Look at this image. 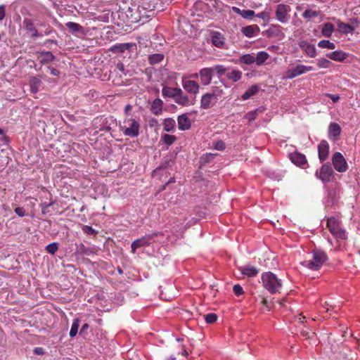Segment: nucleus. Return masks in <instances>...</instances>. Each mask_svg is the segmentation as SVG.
<instances>
[{
  "label": "nucleus",
  "mask_w": 360,
  "mask_h": 360,
  "mask_svg": "<svg viewBox=\"0 0 360 360\" xmlns=\"http://www.w3.org/2000/svg\"><path fill=\"white\" fill-rule=\"evenodd\" d=\"M141 118L139 116L124 117L120 124V129L126 136L136 138L140 134Z\"/></svg>",
  "instance_id": "1"
},
{
  "label": "nucleus",
  "mask_w": 360,
  "mask_h": 360,
  "mask_svg": "<svg viewBox=\"0 0 360 360\" xmlns=\"http://www.w3.org/2000/svg\"><path fill=\"white\" fill-rule=\"evenodd\" d=\"M262 283L263 287L271 294L280 292V290L282 287L281 281L271 271L262 274Z\"/></svg>",
  "instance_id": "2"
},
{
  "label": "nucleus",
  "mask_w": 360,
  "mask_h": 360,
  "mask_svg": "<svg viewBox=\"0 0 360 360\" xmlns=\"http://www.w3.org/2000/svg\"><path fill=\"white\" fill-rule=\"evenodd\" d=\"M312 259L309 261H304L302 264L307 266L311 270H318L327 259L326 253L321 250H314L312 252Z\"/></svg>",
  "instance_id": "3"
},
{
  "label": "nucleus",
  "mask_w": 360,
  "mask_h": 360,
  "mask_svg": "<svg viewBox=\"0 0 360 360\" xmlns=\"http://www.w3.org/2000/svg\"><path fill=\"white\" fill-rule=\"evenodd\" d=\"M332 163L334 169L338 172L343 173L348 169L347 162L344 156L340 152H335L333 155Z\"/></svg>",
  "instance_id": "4"
},
{
  "label": "nucleus",
  "mask_w": 360,
  "mask_h": 360,
  "mask_svg": "<svg viewBox=\"0 0 360 360\" xmlns=\"http://www.w3.org/2000/svg\"><path fill=\"white\" fill-rule=\"evenodd\" d=\"M333 174V169L329 163L323 164L319 172H316V176L321 180L323 183H328L330 181V178Z\"/></svg>",
  "instance_id": "5"
},
{
  "label": "nucleus",
  "mask_w": 360,
  "mask_h": 360,
  "mask_svg": "<svg viewBox=\"0 0 360 360\" xmlns=\"http://www.w3.org/2000/svg\"><path fill=\"white\" fill-rule=\"evenodd\" d=\"M119 72L122 73L124 75H127V72L124 69V65L121 62L117 63L114 70L111 72L110 74V77L112 78V82L117 86H121L124 84V80L122 79L121 75L117 76V75Z\"/></svg>",
  "instance_id": "6"
},
{
  "label": "nucleus",
  "mask_w": 360,
  "mask_h": 360,
  "mask_svg": "<svg viewBox=\"0 0 360 360\" xmlns=\"http://www.w3.org/2000/svg\"><path fill=\"white\" fill-rule=\"evenodd\" d=\"M182 86L189 94L196 96L200 89L199 84L191 79H188L186 76L182 77Z\"/></svg>",
  "instance_id": "7"
},
{
  "label": "nucleus",
  "mask_w": 360,
  "mask_h": 360,
  "mask_svg": "<svg viewBox=\"0 0 360 360\" xmlns=\"http://www.w3.org/2000/svg\"><path fill=\"white\" fill-rule=\"evenodd\" d=\"M217 102L218 101L216 99V97L212 95L210 92H207L202 96L200 108L203 110H207L213 108Z\"/></svg>",
  "instance_id": "8"
},
{
  "label": "nucleus",
  "mask_w": 360,
  "mask_h": 360,
  "mask_svg": "<svg viewBox=\"0 0 360 360\" xmlns=\"http://www.w3.org/2000/svg\"><path fill=\"white\" fill-rule=\"evenodd\" d=\"M23 27L30 37L32 39H37L40 35L38 30L36 29L33 21L29 18H25L22 22Z\"/></svg>",
  "instance_id": "9"
},
{
  "label": "nucleus",
  "mask_w": 360,
  "mask_h": 360,
  "mask_svg": "<svg viewBox=\"0 0 360 360\" xmlns=\"http://www.w3.org/2000/svg\"><path fill=\"white\" fill-rule=\"evenodd\" d=\"M329 144L323 140L318 145L319 158L321 162H324L328 157L329 154Z\"/></svg>",
  "instance_id": "10"
},
{
  "label": "nucleus",
  "mask_w": 360,
  "mask_h": 360,
  "mask_svg": "<svg viewBox=\"0 0 360 360\" xmlns=\"http://www.w3.org/2000/svg\"><path fill=\"white\" fill-rule=\"evenodd\" d=\"M328 138L330 140L336 141L341 134V127L336 122H331L328 126Z\"/></svg>",
  "instance_id": "11"
},
{
  "label": "nucleus",
  "mask_w": 360,
  "mask_h": 360,
  "mask_svg": "<svg viewBox=\"0 0 360 360\" xmlns=\"http://www.w3.org/2000/svg\"><path fill=\"white\" fill-rule=\"evenodd\" d=\"M150 240L151 235H147L135 240L131 245V252L135 253L137 248L149 245L150 243Z\"/></svg>",
  "instance_id": "12"
},
{
  "label": "nucleus",
  "mask_w": 360,
  "mask_h": 360,
  "mask_svg": "<svg viewBox=\"0 0 360 360\" xmlns=\"http://www.w3.org/2000/svg\"><path fill=\"white\" fill-rule=\"evenodd\" d=\"M290 7L283 4H279L276 9V18L281 22H285L287 20V16L290 11Z\"/></svg>",
  "instance_id": "13"
},
{
  "label": "nucleus",
  "mask_w": 360,
  "mask_h": 360,
  "mask_svg": "<svg viewBox=\"0 0 360 360\" xmlns=\"http://www.w3.org/2000/svg\"><path fill=\"white\" fill-rule=\"evenodd\" d=\"M212 69L211 68H202L199 72L201 83L207 86L211 83L212 79Z\"/></svg>",
  "instance_id": "14"
},
{
  "label": "nucleus",
  "mask_w": 360,
  "mask_h": 360,
  "mask_svg": "<svg viewBox=\"0 0 360 360\" xmlns=\"http://www.w3.org/2000/svg\"><path fill=\"white\" fill-rule=\"evenodd\" d=\"M211 41L212 44L217 48L224 49L225 47V38L219 32H213L212 33Z\"/></svg>",
  "instance_id": "15"
},
{
  "label": "nucleus",
  "mask_w": 360,
  "mask_h": 360,
  "mask_svg": "<svg viewBox=\"0 0 360 360\" xmlns=\"http://www.w3.org/2000/svg\"><path fill=\"white\" fill-rule=\"evenodd\" d=\"M260 29L257 25H248L241 28L243 34L249 38L258 35Z\"/></svg>",
  "instance_id": "16"
},
{
  "label": "nucleus",
  "mask_w": 360,
  "mask_h": 360,
  "mask_svg": "<svg viewBox=\"0 0 360 360\" xmlns=\"http://www.w3.org/2000/svg\"><path fill=\"white\" fill-rule=\"evenodd\" d=\"M178 127L181 131H186L191 127V122L187 114H182L177 117Z\"/></svg>",
  "instance_id": "17"
},
{
  "label": "nucleus",
  "mask_w": 360,
  "mask_h": 360,
  "mask_svg": "<svg viewBox=\"0 0 360 360\" xmlns=\"http://www.w3.org/2000/svg\"><path fill=\"white\" fill-rule=\"evenodd\" d=\"M300 46L305 53L311 57L314 58L316 56V52L315 46L306 41H302L300 42Z\"/></svg>",
  "instance_id": "18"
},
{
  "label": "nucleus",
  "mask_w": 360,
  "mask_h": 360,
  "mask_svg": "<svg viewBox=\"0 0 360 360\" xmlns=\"http://www.w3.org/2000/svg\"><path fill=\"white\" fill-rule=\"evenodd\" d=\"M174 101L176 103L181 106H188L193 104V103L191 102L188 96L185 94L182 89H181V93H178Z\"/></svg>",
  "instance_id": "19"
},
{
  "label": "nucleus",
  "mask_w": 360,
  "mask_h": 360,
  "mask_svg": "<svg viewBox=\"0 0 360 360\" xmlns=\"http://www.w3.org/2000/svg\"><path fill=\"white\" fill-rule=\"evenodd\" d=\"M326 56L330 60L338 61V62H343L345 60H346L348 58L349 53L344 52L342 51H335L333 52L328 53Z\"/></svg>",
  "instance_id": "20"
},
{
  "label": "nucleus",
  "mask_w": 360,
  "mask_h": 360,
  "mask_svg": "<svg viewBox=\"0 0 360 360\" xmlns=\"http://www.w3.org/2000/svg\"><path fill=\"white\" fill-rule=\"evenodd\" d=\"M136 47V44L134 43H123L118 44L112 46L110 48V51L115 53H124L126 50H131Z\"/></svg>",
  "instance_id": "21"
},
{
  "label": "nucleus",
  "mask_w": 360,
  "mask_h": 360,
  "mask_svg": "<svg viewBox=\"0 0 360 360\" xmlns=\"http://www.w3.org/2000/svg\"><path fill=\"white\" fill-rule=\"evenodd\" d=\"M159 0H141L139 8L148 11H154L158 7Z\"/></svg>",
  "instance_id": "22"
},
{
  "label": "nucleus",
  "mask_w": 360,
  "mask_h": 360,
  "mask_svg": "<svg viewBox=\"0 0 360 360\" xmlns=\"http://www.w3.org/2000/svg\"><path fill=\"white\" fill-rule=\"evenodd\" d=\"M181 89L178 87L172 88L169 86H164L162 89V95L165 98H172L174 100L178 93H181Z\"/></svg>",
  "instance_id": "23"
},
{
  "label": "nucleus",
  "mask_w": 360,
  "mask_h": 360,
  "mask_svg": "<svg viewBox=\"0 0 360 360\" xmlns=\"http://www.w3.org/2000/svg\"><path fill=\"white\" fill-rule=\"evenodd\" d=\"M294 165H296L302 168L308 167V162L304 155L300 153L294 152Z\"/></svg>",
  "instance_id": "24"
},
{
  "label": "nucleus",
  "mask_w": 360,
  "mask_h": 360,
  "mask_svg": "<svg viewBox=\"0 0 360 360\" xmlns=\"http://www.w3.org/2000/svg\"><path fill=\"white\" fill-rule=\"evenodd\" d=\"M54 56L51 51H41L37 53V58L42 64L48 63L54 59Z\"/></svg>",
  "instance_id": "25"
},
{
  "label": "nucleus",
  "mask_w": 360,
  "mask_h": 360,
  "mask_svg": "<svg viewBox=\"0 0 360 360\" xmlns=\"http://www.w3.org/2000/svg\"><path fill=\"white\" fill-rule=\"evenodd\" d=\"M76 255H90L95 252V249L94 248H86L84 246L83 243H79L76 245Z\"/></svg>",
  "instance_id": "26"
},
{
  "label": "nucleus",
  "mask_w": 360,
  "mask_h": 360,
  "mask_svg": "<svg viewBox=\"0 0 360 360\" xmlns=\"http://www.w3.org/2000/svg\"><path fill=\"white\" fill-rule=\"evenodd\" d=\"M231 9L235 13L240 15L245 19L252 18L255 15V13L252 10H240L236 6H233Z\"/></svg>",
  "instance_id": "27"
},
{
  "label": "nucleus",
  "mask_w": 360,
  "mask_h": 360,
  "mask_svg": "<svg viewBox=\"0 0 360 360\" xmlns=\"http://www.w3.org/2000/svg\"><path fill=\"white\" fill-rule=\"evenodd\" d=\"M330 232L336 238L345 239L347 235L345 231L341 226H327Z\"/></svg>",
  "instance_id": "28"
},
{
  "label": "nucleus",
  "mask_w": 360,
  "mask_h": 360,
  "mask_svg": "<svg viewBox=\"0 0 360 360\" xmlns=\"http://www.w3.org/2000/svg\"><path fill=\"white\" fill-rule=\"evenodd\" d=\"M240 269L242 274L247 276L248 277H254L259 273V269L251 265H248L245 267H241Z\"/></svg>",
  "instance_id": "29"
},
{
  "label": "nucleus",
  "mask_w": 360,
  "mask_h": 360,
  "mask_svg": "<svg viewBox=\"0 0 360 360\" xmlns=\"http://www.w3.org/2000/svg\"><path fill=\"white\" fill-rule=\"evenodd\" d=\"M125 14L130 23L137 22L140 20L139 14L136 11H134V9L130 7L127 8Z\"/></svg>",
  "instance_id": "30"
},
{
  "label": "nucleus",
  "mask_w": 360,
  "mask_h": 360,
  "mask_svg": "<svg viewBox=\"0 0 360 360\" xmlns=\"http://www.w3.org/2000/svg\"><path fill=\"white\" fill-rule=\"evenodd\" d=\"M162 101L160 98H155L151 105V111L155 115H159L162 111Z\"/></svg>",
  "instance_id": "31"
},
{
  "label": "nucleus",
  "mask_w": 360,
  "mask_h": 360,
  "mask_svg": "<svg viewBox=\"0 0 360 360\" xmlns=\"http://www.w3.org/2000/svg\"><path fill=\"white\" fill-rule=\"evenodd\" d=\"M333 31H334V26L332 23L326 22L322 25L321 34L323 37H331Z\"/></svg>",
  "instance_id": "32"
},
{
  "label": "nucleus",
  "mask_w": 360,
  "mask_h": 360,
  "mask_svg": "<svg viewBox=\"0 0 360 360\" xmlns=\"http://www.w3.org/2000/svg\"><path fill=\"white\" fill-rule=\"evenodd\" d=\"M259 91V86L257 84L251 86L248 88L242 96V99L245 101L249 99L252 96L255 95Z\"/></svg>",
  "instance_id": "33"
},
{
  "label": "nucleus",
  "mask_w": 360,
  "mask_h": 360,
  "mask_svg": "<svg viewBox=\"0 0 360 360\" xmlns=\"http://www.w3.org/2000/svg\"><path fill=\"white\" fill-rule=\"evenodd\" d=\"M164 59L162 53H154L148 56V63L151 65L160 64Z\"/></svg>",
  "instance_id": "34"
},
{
  "label": "nucleus",
  "mask_w": 360,
  "mask_h": 360,
  "mask_svg": "<svg viewBox=\"0 0 360 360\" xmlns=\"http://www.w3.org/2000/svg\"><path fill=\"white\" fill-rule=\"evenodd\" d=\"M175 120L173 118H166L163 121V129L165 131H172L175 128Z\"/></svg>",
  "instance_id": "35"
},
{
  "label": "nucleus",
  "mask_w": 360,
  "mask_h": 360,
  "mask_svg": "<svg viewBox=\"0 0 360 360\" xmlns=\"http://www.w3.org/2000/svg\"><path fill=\"white\" fill-rule=\"evenodd\" d=\"M338 27L339 30L343 34L352 33L354 31V27L340 20L338 22Z\"/></svg>",
  "instance_id": "36"
},
{
  "label": "nucleus",
  "mask_w": 360,
  "mask_h": 360,
  "mask_svg": "<svg viewBox=\"0 0 360 360\" xmlns=\"http://www.w3.org/2000/svg\"><path fill=\"white\" fill-rule=\"evenodd\" d=\"M314 68L311 66H305L303 65H297L295 68H294V77L307 72L308 71L313 70Z\"/></svg>",
  "instance_id": "37"
},
{
  "label": "nucleus",
  "mask_w": 360,
  "mask_h": 360,
  "mask_svg": "<svg viewBox=\"0 0 360 360\" xmlns=\"http://www.w3.org/2000/svg\"><path fill=\"white\" fill-rule=\"evenodd\" d=\"M41 82L37 77H32L30 80V90L33 94H36L39 91V86Z\"/></svg>",
  "instance_id": "38"
},
{
  "label": "nucleus",
  "mask_w": 360,
  "mask_h": 360,
  "mask_svg": "<svg viewBox=\"0 0 360 360\" xmlns=\"http://www.w3.org/2000/svg\"><path fill=\"white\" fill-rule=\"evenodd\" d=\"M242 72L240 70H233L231 72H229L226 74V77L229 79L232 80L234 82L239 81L242 77Z\"/></svg>",
  "instance_id": "39"
},
{
  "label": "nucleus",
  "mask_w": 360,
  "mask_h": 360,
  "mask_svg": "<svg viewBox=\"0 0 360 360\" xmlns=\"http://www.w3.org/2000/svg\"><path fill=\"white\" fill-rule=\"evenodd\" d=\"M268 53L265 51H260L257 54L255 57V63L257 65H261L263 64L269 58Z\"/></svg>",
  "instance_id": "40"
},
{
  "label": "nucleus",
  "mask_w": 360,
  "mask_h": 360,
  "mask_svg": "<svg viewBox=\"0 0 360 360\" xmlns=\"http://www.w3.org/2000/svg\"><path fill=\"white\" fill-rule=\"evenodd\" d=\"M65 25L72 33L79 32L82 30V27L77 22H68Z\"/></svg>",
  "instance_id": "41"
},
{
  "label": "nucleus",
  "mask_w": 360,
  "mask_h": 360,
  "mask_svg": "<svg viewBox=\"0 0 360 360\" xmlns=\"http://www.w3.org/2000/svg\"><path fill=\"white\" fill-rule=\"evenodd\" d=\"M176 140V137L174 135L165 134L161 136V141L168 146L172 145Z\"/></svg>",
  "instance_id": "42"
},
{
  "label": "nucleus",
  "mask_w": 360,
  "mask_h": 360,
  "mask_svg": "<svg viewBox=\"0 0 360 360\" xmlns=\"http://www.w3.org/2000/svg\"><path fill=\"white\" fill-rule=\"evenodd\" d=\"M318 46L321 49H327L333 50L335 49V44L329 40L323 39L318 43Z\"/></svg>",
  "instance_id": "43"
},
{
  "label": "nucleus",
  "mask_w": 360,
  "mask_h": 360,
  "mask_svg": "<svg viewBox=\"0 0 360 360\" xmlns=\"http://www.w3.org/2000/svg\"><path fill=\"white\" fill-rule=\"evenodd\" d=\"M240 61L246 65H251L255 62V57L251 54H245L240 58Z\"/></svg>",
  "instance_id": "44"
},
{
  "label": "nucleus",
  "mask_w": 360,
  "mask_h": 360,
  "mask_svg": "<svg viewBox=\"0 0 360 360\" xmlns=\"http://www.w3.org/2000/svg\"><path fill=\"white\" fill-rule=\"evenodd\" d=\"M79 320L78 319H74L72 326H71V328H70V337L73 338L77 335V333L78 332L79 326Z\"/></svg>",
  "instance_id": "45"
},
{
  "label": "nucleus",
  "mask_w": 360,
  "mask_h": 360,
  "mask_svg": "<svg viewBox=\"0 0 360 360\" xmlns=\"http://www.w3.org/2000/svg\"><path fill=\"white\" fill-rule=\"evenodd\" d=\"M58 235L61 239H67L69 236V229L68 226H61L60 230L57 231L55 233Z\"/></svg>",
  "instance_id": "46"
},
{
  "label": "nucleus",
  "mask_w": 360,
  "mask_h": 360,
  "mask_svg": "<svg viewBox=\"0 0 360 360\" xmlns=\"http://www.w3.org/2000/svg\"><path fill=\"white\" fill-rule=\"evenodd\" d=\"M319 15V12L316 11H313L311 9H307L303 13L302 15L304 18H314L318 17Z\"/></svg>",
  "instance_id": "47"
},
{
  "label": "nucleus",
  "mask_w": 360,
  "mask_h": 360,
  "mask_svg": "<svg viewBox=\"0 0 360 360\" xmlns=\"http://www.w3.org/2000/svg\"><path fill=\"white\" fill-rule=\"evenodd\" d=\"M212 95H213L214 97H216V99L219 101L221 96L224 94V91L222 89H221L219 86H215L212 89V91L210 92Z\"/></svg>",
  "instance_id": "48"
},
{
  "label": "nucleus",
  "mask_w": 360,
  "mask_h": 360,
  "mask_svg": "<svg viewBox=\"0 0 360 360\" xmlns=\"http://www.w3.org/2000/svg\"><path fill=\"white\" fill-rule=\"evenodd\" d=\"M332 65V63L326 58H321L318 60L317 65L320 68H328Z\"/></svg>",
  "instance_id": "49"
},
{
  "label": "nucleus",
  "mask_w": 360,
  "mask_h": 360,
  "mask_svg": "<svg viewBox=\"0 0 360 360\" xmlns=\"http://www.w3.org/2000/svg\"><path fill=\"white\" fill-rule=\"evenodd\" d=\"M205 320L207 323H214L217 320V315L214 313H210L204 316Z\"/></svg>",
  "instance_id": "50"
},
{
  "label": "nucleus",
  "mask_w": 360,
  "mask_h": 360,
  "mask_svg": "<svg viewBox=\"0 0 360 360\" xmlns=\"http://www.w3.org/2000/svg\"><path fill=\"white\" fill-rule=\"evenodd\" d=\"M210 68L212 69V72H216L218 76L224 75L227 70V68L223 65H215Z\"/></svg>",
  "instance_id": "51"
},
{
  "label": "nucleus",
  "mask_w": 360,
  "mask_h": 360,
  "mask_svg": "<svg viewBox=\"0 0 360 360\" xmlns=\"http://www.w3.org/2000/svg\"><path fill=\"white\" fill-rule=\"evenodd\" d=\"M58 249V245L57 243H52L46 247V250L48 253L53 255L56 252Z\"/></svg>",
  "instance_id": "52"
},
{
  "label": "nucleus",
  "mask_w": 360,
  "mask_h": 360,
  "mask_svg": "<svg viewBox=\"0 0 360 360\" xmlns=\"http://www.w3.org/2000/svg\"><path fill=\"white\" fill-rule=\"evenodd\" d=\"M233 290L236 296H240L244 293L243 288L240 285L236 284L233 285Z\"/></svg>",
  "instance_id": "53"
},
{
  "label": "nucleus",
  "mask_w": 360,
  "mask_h": 360,
  "mask_svg": "<svg viewBox=\"0 0 360 360\" xmlns=\"http://www.w3.org/2000/svg\"><path fill=\"white\" fill-rule=\"evenodd\" d=\"M256 16L259 18H262L264 21H269L270 19V14L267 11H262L256 15Z\"/></svg>",
  "instance_id": "54"
},
{
  "label": "nucleus",
  "mask_w": 360,
  "mask_h": 360,
  "mask_svg": "<svg viewBox=\"0 0 360 360\" xmlns=\"http://www.w3.org/2000/svg\"><path fill=\"white\" fill-rule=\"evenodd\" d=\"M214 149L217 150H224L226 148L225 143L223 141H217L214 144Z\"/></svg>",
  "instance_id": "55"
},
{
  "label": "nucleus",
  "mask_w": 360,
  "mask_h": 360,
  "mask_svg": "<svg viewBox=\"0 0 360 360\" xmlns=\"http://www.w3.org/2000/svg\"><path fill=\"white\" fill-rule=\"evenodd\" d=\"M259 111L258 109L254 110V111H251V112H249L248 113L246 114L245 117L246 118L250 121H253L254 120H255L256 118V115L257 114V112Z\"/></svg>",
  "instance_id": "56"
},
{
  "label": "nucleus",
  "mask_w": 360,
  "mask_h": 360,
  "mask_svg": "<svg viewBox=\"0 0 360 360\" xmlns=\"http://www.w3.org/2000/svg\"><path fill=\"white\" fill-rule=\"evenodd\" d=\"M15 213L17 215H18L19 217H24V216H26L28 214L24 207H16L15 209Z\"/></svg>",
  "instance_id": "57"
},
{
  "label": "nucleus",
  "mask_w": 360,
  "mask_h": 360,
  "mask_svg": "<svg viewBox=\"0 0 360 360\" xmlns=\"http://www.w3.org/2000/svg\"><path fill=\"white\" fill-rule=\"evenodd\" d=\"M132 108H133L132 105L130 104H127L125 105L124 109V117L135 116L134 115H133L130 112L132 110Z\"/></svg>",
  "instance_id": "58"
},
{
  "label": "nucleus",
  "mask_w": 360,
  "mask_h": 360,
  "mask_svg": "<svg viewBox=\"0 0 360 360\" xmlns=\"http://www.w3.org/2000/svg\"><path fill=\"white\" fill-rule=\"evenodd\" d=\"M83 231L88 235H95L96 231L92 229V226H84Z\"/></svg>",
  "instance_id": "59"
},
{
  "label": "nucleus",
  "mask_w": 360,
  "mask_h": 360,
  "mask_svg": "<svg viewBox=\"0 0 360 360\" xmlns=\"http://www.w3.org/2000/svg\"><path fill=\"white\" fill-rule=\"evenodd\" d=\"M53 204V202H41L40 204V206H41V208L42 210V212L44 213L47 208L50 206H51Z\"/></svg>",
  "instance_id": "60"
},
{
  "label": "nucleus",
  "mask_w": 360,
  "mask_h": 360,
  "mask_svg": "<svg viewBox=\"0 0 360 360\" xmlns=\"http://www.w3.org/2000/svg\"><path fill=\"white\" fill-rule=\"evenodd\" d=\"M326 96L330 98L333 103H337L340 100V96L337 94H326Z\"/></svg>",
  "instance_id": "61"
},
{
  "label": "nucleus",
  "mask_w": 360,
  "mask_h": 360,
  "mask_svg": "<svg viewBox=\"0 0 360 360\" xmlns=\"http://www.w3.org/2000/svg\"><path fill=\"white\" fill-rule=\"evenodd\" d=\"M6 15V7L4 5L0 6V20H2Z\"/></svg>",
  "instance_id": "62"
},
{
  "label": "nucleus",
  "mask_w": 360,
  "mask_h": 360,
  "mask_svg": "<svg viewBox=\"0 0 360 360\" xmlns=\"http://www.w3.org/2000/svg\"><path fill=\"white\" fill-rule=\"evenodd\" d=\"M34 353L37 355H43L44 354V349L40 347H35L34 349Z\"/></svg>",
  "instance_id": "63"
},
{
  "label": "nucleus",
  "mask_w": 360,
  "mask_h": 360,
  "mask_svg": "<svg viewBox=\"0 0 360 360\" xmlns=\"http://www.w3.org/2000/svg\"><path fill=\"white\" fill-rule=\"evenodd\" d=\"M50 74L54 76H57L59 75V71L55 68H49Z\"/></svg>",
  "instance_id": "64"
}]
</instances>
